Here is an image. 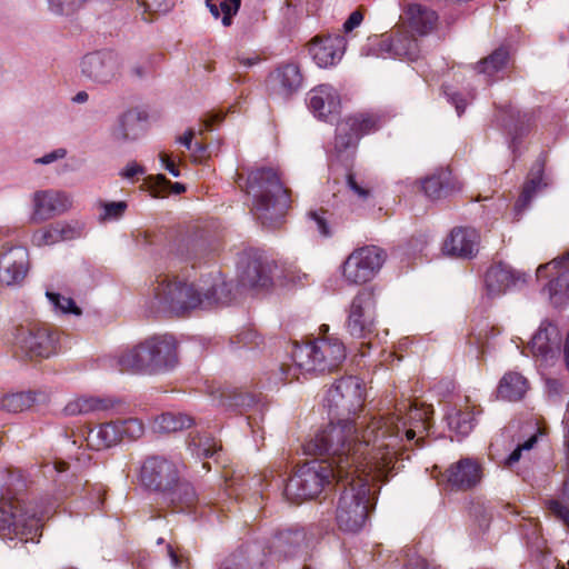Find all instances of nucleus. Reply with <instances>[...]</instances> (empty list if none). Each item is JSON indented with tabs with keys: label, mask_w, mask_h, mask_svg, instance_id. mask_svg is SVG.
<instances>
[{
	"label": "nucleus",
	"mask_w": 569,
	"mask_h": 569,
	"mask_svg": "<svg viewBox=\"0 0 569 569\" xmlns=\"http://www.w3.org/2000/svg\"><path fill=\"white\" fill-rule=\"evenodd\" d=\"M429 408L417 403L397 408L395 422L387 437L375 436L367 455L359 460L360 470L341 485L343 490L337 502L336 522L347 533H357L366 525L370 509L375 507L370 481H387L392 471L400 468L405 451L423 447V433L429 428Z\"/></svg>",
	"instance_id": "obj_1"
},
{
	"label": "nucleus",
	"mask_w": 569,
	"mask_h": 569,
	"mask_svg": "<svg viewBox=\"0 0 569 569\" xmlns=\"http://www.w3.org/2000/svg\"><path fill=\"white\" fill-rule=\"evenodd\" d=\"M387 417H357L339 419L321 429L315 438L305 445L308 455L326 456V459L312 460L302 465L283 488L284 497L292 501L313 499L333 481L342 483L349 476L360 470L359 460L367 455L375 436L387 437L395 422V415Z\"/></svg>",
	"instance_id": "obj_2"
},
{
	"label": "nucleus",
	"mask_w": 569,
	"mask_h": 569,
	"mask_svg": "<svg viewBox=\"0 0 569 569\" xmlns=\"http://www.w3.org/2000/svg\"><path fill=\"white\" fill-rule=\"evenodd\" d=\"M232 283L221 272H210L197 282L178 277H158L146 302L151 316L171 313L186 316L193 310H208L231 301Z\"/></svg>",
	"instance_id": "obj_3"
},
{
	"label": "nucleus",
	"mask_w": 569,
	"mask_h": 569,
	"mask_svg": "<svg viewBox=\"0 0 569 569\" xmlns=\"http://www.w3.org/2000/svg\"><path fill=\"white\" fill-rule=\"evenodd\" d=\"M28 483V477L20 469L0 470V537L3 540L34 542L41 535L43 520L54 512L53 503L30 510L24 500Z\"/></svg>",
	"instance_id": "obj_4"
},
{
	"label": "nucleus",
	"mask_w": 569,
	"mask_h": 569,
	"mask_svg": "<svg viewBox=\"0 0 569 569\" xmlns=\"http://www.w3.org/2000/svg\"><path fill=\"white\" fill-rule=\"evenodd\" d=\"M140 485L159 495L160 499L176 511H189L194 516L212 521L213 511L208 503L199 502L193 487L181 480L177 462L162 456L147 457L140 466Z\"/></svg>",
	"instance_id": "obj_5"
},
{
	"label": "nucleus",
	"mask_w": 569,
	"mask_h": 569,
	"mask_svg": "<svg viewBox=\"0 0 569 569\" xmlns=\"http://www.w3.org/2000/svg\"><path fill=\"white\" fill-rule=\"evenodd\" d=\"M329 326L320 327L322 337L309 342H295L291 350L292 366L280 365L267 378L268 386L299 380L300 376L309 373H325L337 369L346 359L343 342L333 336H325Z\"/></svg>",
	"instance_id": "obj_6"
},
{
	"label": "nucleus",
	"mask_w": 569,
	"mask_h": 569,
	"mask_svg": "<svg viewBox=\"0 0 569 569\" xmlns=\"http://www.w3.org/2000/svg\"><path fill=\"white\" fill-rule=\"evenodd\" d=\"M246 192L252 198L251 213L268 229L278 228L290 207L288 189L276 169L259 167L246 179Z\"/></svg>",
	"instance_id": "obj_7"
},
{
	"label": "nucleus",
	"mask_w": 569,
	"mask_h": 569,
	"mask_svg": "<svg viewBox=\"0 0 569 569\" xmlns=\"http://www.w3.org/2000/svg\"><path fill=\"white\" fill-rule=\"evenodd\" d=\"M120 371L137 375H159L178 365L177 341L170 335L151 337L117 357Z\"/></svg>",
	"instance_id": "obj_8"
},
{
	"label": "nucleus",
	"mask_w": 569,
	"mask_h": 569,
	"mask_svg": "<svg viewBox=\"0 0 569 569\" xmlns=\"http://www.w3.org/2000/svg\"><path fill=\"white\" fill-rule=\"evenodd\" d=\"M263 549L264 563L292 558H303L312 543V535L303 527L290 526L277 529L270 538L257 541Z\"/></svg>",
	"instance_id": "obj_9"
},
{
	"label": "nucleus",
	"mask_w": 569,
	"mask_h": 569,
	"mask_svg": "<svg viewBox=\"0 0 569 569\" xmlns=\"http://www.w3.org/2000/svg\"><path fill=\"white\" fill-rule=\"evenodd\" d=\"M325 401L332 417L356 415L365 401L362 381L353 376L338 379L328 390Z\"/></svg>",
	"instance_id": "obj_10"
},
{
	"label": "nucleus",
	"mask_w": 569,
	"mask_h": 569,
	"mask_svg": "<svg viewBox=\"0 0 569 569\" xmlns=\"http://www.w3.org/2000/svg\"><path fill=\"white\" fill-rule=\"evenodd\" d=\"M386 258V251L378 246L355 249L343 263L342 273L346 281L353 284L370 281L379 272Z\"/></svg>",
	"instance_id": "obj_11"
},
{
	"label": "nucleus",
	"mask_w": 569,
	"mask_h": 569,
	"mask_svg": "<svg viewBox=\"0 0 569 569\" xmlns=\"http://www.w3.org/2000/svg\"><path fill=\"white\" fill-rule=\"evenodd\" d=\"M382 126V118L376 112H360L347 117L337 124L335 137V150L340 157L342 153L353 150L359 140Z\"/></svg>",
	"instance_id": "obj_12"
},
{
	"label": "nucleus",
	"mask_w": 569,
	"mask_h": 569,
	"mask_svg": "<svg viewBox=\"0 0 569 569\" xmlns=\"http://www.w3.org/2000/svg\"><path fill=\"white\" fill-rule=\"evenodd\" d=\"M377 299L372 289H361L352 299L346 329L356 339H368L376 331Z\"/></svg>",
	"instance_id": "obj_13"
},
{
	"label": "nucleus",
	"mask_w": 569,
	"mask_h": 569,
	"mask_svg": "<svg viewBox=\"0 0 569 569\" xmlns=\"http://www.w3.org/2000/svg\"><path fill=\"white\" fill-rule=\"evenodd\" d=\"M274 267V262L259 250H244L237 261L238 283L243 288H268L272 284Z\"/></svg>",
	"instance_id": "obj_14"
},
{
	"label": "nucleus",
	"mask_w": 569,
	"mask_h": 569,
	"mask_svg": "<svg viewBox=\"0 0 569 569\" xmlns=\"http://www.w3.org/2000/svg\"><path fill=\"white\" fill-rule=\"evenodd\" d=\"M16 340L20 349L30 358H49L59 351V331L49 326L20 328Z\"/></svg>",
	"instance_id": "obj_15"
},
{
	"label": "nucleus",
	"mask_w": 569,
	"mask_h": 569,
	"mask_svg": "<svg viewBox=\"0 0 569 569\" xmlns=\"http://www.w3.org/2000/svg\"><path fill=\"white\" fill-rule=\"evenodd\" d=\"M81 73L98 84H108L116 81L121 74L122 62L120 57L111 50H100L87 53L81 59Z\"/></svg>",
	"instance_id": "obj_16"
},
{
	"label": "nucleus",
	"mask_w": 569,
	"mask_h": 569,
	"mask_svg": "<svg viewBox=\"0 0 569 569\" xmlns=\"http://www.w3.org/2000/svg\"><path fill=\"white\" fill-rule=\"evenodd\" d=\"M29 252L23 246L4 244L0 250V284L20 287L28 272Z\"/></svg>",
	"instance_id": "obj_17"
},
{
	"label": "nucleus",
	"mask_w": 569,
	"mask_h": 569,
	"mask_svg": "<svg viewBox=\"0 0 569 569\" xmlns=\"http://www.w3.org/2000/svg\"><path fill=\"white\" fill-rule=\"evenodd\" d=\"M561 342L562 337L558 327L549 321H542L528 348L536 361L541 366H550L560 355Z\"/></svg>",
	"instance_id": "obj_18"
},
{
	"label": "nucleus",
	"mask_w": 569,
	"mask_h": 569,
	"mask_svg": "<svg viewBox=\"0 0 569 569\" xmlns=\"http://www.w3.org/2000/svg\"><path fill=\"white\" fill-rule=\"evenodd\" d=\"M31 221L43 222L60 216L72 207V198L64 191L38 190L31 197Z\"/></svg>",
	"instance_id": "obj_19"
},
{
	"label": "nucleus",
	"mask_w": 569,
	"mask_h": 569,
	"mask_svg": "<svg viewBox=\"0 0 569 569\" xmlns=\"http://www.w3.org/2000/svg\"><path fill=\"white\" fill-rule=\"evenodd\" d=\"M527 281V274L513 270L506 263L492 264L485 274V288L489 298L499 297L511 288L522 286Z\"/></svg>",
	"instance_id": "obj_20"
},
{
	"label": "nucleus",
	"mask_w": 569,
	"mask_h": 569,
	"mask_svg": "<svg viewBox=\"0 0 569 569\" xmlns=\"http://www.w3.org/2000/svg\"><path fill=\"white\" fill-rule=\"evenodd\" d=\"M563 260H569V251L562 258L553 259L537 269L538 278L545 277V272L550 268L557 271V276L549 281L546 288L549 299L556 308L563 307L569 300V269L561 267Z\"/></svg>",
	"instance_id": "obj_21"
},
{
	"label": "nucleus",
	"mask_w": 569,
	"mask_h": 569,
	"mask_svg": "<svg viewBox=\"0 0 569 569\" xmlns=\"http://www.w3.org/2000/svg\"><path fill=\"white\" fill-rule=\"evenodd\" d=\"M308 108L320 120L331 121L340 110V97L330 84H319L308 93Z\"/></svg>",
	"instance_id": "obj_22"
},
{
	"label": "nucleus",
	"mask_w": 569,
	"mask_h": 569,
	"mask_svg": "<svg viewBox=\"0 0 569 569\" xmlns=\"http://www.w3.org/2000/svg\"><path fill=\"white\" fill-rule=\"evenodd\" d=\"M346 44L347 41L341 34L316 38L309 47V53L317 66L328 68L336 66L341 60Z\"/></svg>",
	"instance_id": "obj_23"
},
{
	"label": "nucleus",
	"mask_w": 569,
	"mask_h": 569,
	"mask_svg": "<svg viewBox=\"0 0 569 569\" xmlns=\"http://www.w3.org/2000/svg\"><path fill=\"white\" fill-rule=\"evenodd\" d=\"M498 121L506 130L509 137V148L515 154L518 141L529 131L533 122V116L531 112H520L513 107L507 106L500 109Z\"/></svg>",
	"instance_id": "obj_24"
},
{
	"label": "nucleus",
	"mask_w": 569,
	"mask_h": 569,
	"mask_svg": "<svg viewBox=\"0 0 569 569\" xmlns=\"http://www.w3.org/2000/svg\"><path fill=\"white\" fill-rule=\"evenodd\" d=\"M480 236L473 228L452 229L443 243V251L453 257L472 258L479 248Z\"/></svg>",
	"instance_id": "obj_25"
},
{
	"label": "nucleus",
	"mask_w": 569,
	"mask_h": 569,
	"mask_svg": "<svg viewBox=\"0 0 569 569\" xmlns=\"http://www.w3.org/2000/svg\"><path fill=\"white\" fill-rule=\"evenodd\" d=\"M262 547L258 542H247L227 556L218 569H264Z\"/></svg>",
	"instance_id": "obj_26"
},
{
	"label": "nucleus",
	"mask_w": 569,
	"mask_h": 569,
	"mask_svg": "<svg viewBox=\"0 0 569 569\" xmlns=\"http://www.w3.org/2000/svg\"><path fill=\"white\" fill-rule=\"evenodd\" d=\"M482 470L480 463L472 458H461L447 470L448 482L459 489H469L480 482Z\"/></svg>",
	"instance_id": "obj_27"
},
{
	"label": "nucleus",
	"mask_w": 569,
	"mask_h": 569,
	"mask_svg": "<svg viewBox=\"0 0 569 569\" xmlns=\"http://www.w3.org/2000/svg\"><path fill=\"white\" fill-rule=\"evenodd\" d=\"M545 159L539 157L530 169L528 179L523 184L522 191L515 203L516 214H521L530 204L535 196L543 188L548 187L549 182L543 176Z\"/></svg>",
	"instance_id": "obj_28"
},
{
	"label": "nucleus",
	"mask_w": 569,
	"mask_h": 569,
	"mask_svg": "<svg viewBox=\"0 0 569 569\" xmlns=\"http://www.w3.org/2000/svg\"><path fill=\"white\" fill-rule=\"evenodd\" d=\"M406 16L411 30L420 36L429 34L437 26L438 13L430 7L422 3H409Z\"/></svg>",
	"instance_id": "obj_29"
},
{
	"label": "nucleus",
	"mask_w": 569,
	"mask_h": 569,
	"mask_svg": "<svg viewBox=\"0 0 569 569\" xmlns=\"http://www.w3.org/2000/svg\"><path fill=\"white\" fill-rule=\"evenodd\" d=\"M481 412V409L476 410V407H467L465 410L457 407L449 408L446 412V421L449 430L460 440L472 431L477 422V416Z\"/></svg>",
	"instance_id": "obj_30"
},
{
	"label": "nucleus",
	"mask_w": 569,
	"mask_h": 569,
	"mask_svg": "<svg viewBox=\"0 0 569 569\" xmlns=\"http://www.w3.org/2000/svg\"><path fill=\"white\" fill-rule=\"evenodd\" d=\"M269 81L273 84L274 89L279 90V93L287 97L296 92L302 83V74L300 69L295 63H287L277 68V70L270 74Z\"/></svg>",
	"instance_id": "obj_31"
},
{
	"label": "nucleus",
	"mask_w": 569,
	"mask_h": 569,
	"mask_svg": "<svg viewBox=\"0 0 569 569\" xmlns=\"http://www.w3.org/2000/svg\"><path fill=\"white\" fill-rule=\"evenodd\" d=\"M146 120L143 112L130 109L123 112L112 130V137L117 141L136 140L141 134V122Z\"/></svg>",
	"instance_id": "obj_32"
},
{
	"label": "nucleus",
	"mask_w": 569,
	"mask_h": 569,
	"mask_svg": "<svg viewBox=\"0 0 569 569\" xmlns=\"http://www.w3.org/2000/svg\"><path fill=\"white\" fill-rule=\"evenodd\" d=\"M48 395L40 390L19 391L4 395L0 399V409L8 412H21L34 403L43 402Z\"/></svg>",
	"instance_id": "obj_33"
},
{
	"label": "nucleus",
	"mask_w": 569,
	"mask_h": 569,
	"mask_svg": "<svg viewBox=\"0 0 569 569\" xmlns=\"http://www.w3.org/2000/svg\"><path fill=\"white\" fill-rule=\"evenodd\" d=\"M510 52L501 46L476 64L478 73L483 74L487 82L495 81V77L503 72L509 63Z\"/></svg>",
	"instance_id": "obj_34"
},
{
	"label": "nucleus",
	"mask_w": 569,
	"mask_h": 569,
	"mask_svg": "<svg viewBox=\"0 0 569 569\" xmlns=\"http://www.w3.org/2000/svg\"><path fill=\"white\" fill-rule=\"evenodd\" d=\"M188 448L200 459L213 458L221 449L211 433L198 429L189 435Z\"/></svg>",
	"instance_id": "obj_35"
},
{
	"label": "nucleus",
	"mask_w": 569,
	"mask_h": 569,
	"mask_svg": "<svg viewBox=\"0 0 569 569\" xmlns=\"http://www.w3.org/2000/svg\"><path fill=\"white\" fill-rule=\"evenodd\" d=\"M528 389L527 379L519 372H507L501 378L498 386V395L500 398L517 401L520 400Z\"/></svg>",
	"instance_id": "obj_36"
},
{
	"label": "nucleus",
	"mask_w": 569,
	"mask_h": 569,
	"mask_svg": "<svg viewBox=\"0 0 569 569\" xmlns=\"http://www.w3.org/2000/svg\"><path fill=\"white\" fill-rule=\"evenodd\" d=\"M450 171L447 169H439L429 177L421 180V190L431 200L440 199L450 190Z\"/></svg>",
	"instance_id": "obj_37"
},
{
	"label": "nucleus",
	"mask_w": 569,
	"mask_h": 569,
	"mask_svg": "<svg viewBox=\"0 0 569 569\" xmlns=\"http://www.w3.org/2000/svg\"><path fill=\"white\" fill-rule=\"evenodd\" d=\"M87 441L90 447L97 450L118 445L120 442V436L118 433L117 421L102 423L97 430H90Z\"/></svg>",
	"instance_id": "obj_38"
},
{
	"label": "nucleus",
	"mask_w": 569,
	"mask_h": 569,
	"mask_svg": "<svg viewBox=\"0 0 569 569\" xmlns=\"http://www.w3.org/2000/svg\"><path fill=\"white\" fill-rule=\"evenodd\" d=\"M110 407V402L107 399L82 396L69 401L63 412L66 416L87 415L96 411H102Z\"/></svg>",
	"instance_id": "obj_39"
},
{
	"label": "nucleus",
	"mask_w": 569,
	"mask_h": 569,
	"mask_svg": "<svg viewBox=\"0 0 569 569\" xmlns=\"http://www.w3.org/2000/svg\"><path fill=\"white\" fill-rule=\"evenodd\" d=\"M208 241L202 236L183 239L177 248V257L194 267L207 252Z\"/></svg>",
	"instance_id": "obj_40"
},
{
	"label": "nucleus",
	"mask_w": 569,
	"mask_h": 569,
	"mask_svg": "<svg viewBox=\"0 0 569 569\" xmlns=\"http://www.w3.org/2000/svg\"><path fill=\"white\" fill-rule=\"evenodd\" d=\"M393 34L371 36L361 48V56L376 58H393Z\"/></svg>",
	"instance_id": "obj_41"
},
{
	"label": "nucleus",
	"mask_w": 569,
	"mask_h": 569,
	"mask_svg": "<svg viewBox=\"0 0 569 569\" xmlns=\"http://www.w3.org/2000/svg\"><path fill=\"white\" fill-rule=\"evenodd\" d=\"M192 425V418L181 412H164L158 416L153 422V429L158 432H177Z\"/></svg>",
	"instance_id": "obj_42"
},
{
	"label": "nucleus",
	"mask_w": 569,
	"mask_h": 569,
	"mask_svg": "<svg viewBox=\"0 0 569 569\" xmlns=\"http://www.w3.org/2000/svg\"><path fill=\"white\" fill-rule=\"evenodd\" d=\"M393 59L407 58L416 60L419 57L418 40L407 32H397L393 34Z\"/></svg>",
	"instance_id": "obj_43"
},
{
	"label": "nucleus",
	"mask_w": 569,
	"mask_h": 569,
	"mask_svg": "<svg viewBox=\"0 0 569 569\" xmlns=\"http://www.w3.org/2000/svg\"><path fill=\"white\" fill-rule=\"evenodd\" d=\"M206 2L211 14L216 19H219L222 16V24L224 27H229L232 23V17L240 8L241 0H218L217 2L213 0H206Z\"/></svg>",
	"instance_id": "obj_44"
},
{
	"label": "nucleus",
	"mask_w": 569,
	"mask_h": 569,
	"mask_svg": "<svg viewBox=\"0 0 569 569\" xmlns=\"http://www.w3.org/2000/svg\"><path fill=\"white\" fill-rule=\"evenodd\" d=\"M117 421L118 433L121 441H132L139 439L144 432V426L137 418L119 419Z\"/></svg>",
	"instance_id": "obj_45"
},
{
	"label": "nucleus",
	"mask_w": 569,
	"mask_h": 569,
	"mask_svg": "<svg viewBox=\"0 0 569 569\" xmlns=\"http://www.w3.org/2000/svg\"><path fill=\"white\" fill-rule=\"evenodd\" d=\"M101 212L99 214V222L118 221L128 209L126 201H99L98 203Z\"/></svg>",
	"instance_id": "obj_46"
},
{
	"label": "nucleus",
	"mask_w": 569,
	"mask_h": 569,
	"mask_svg": "<svg viewBox=\"0 0 569 569\" xmlns=\"http://www.w3.org/2000/svg\"><path fill=\"white\" fill-rule=\"evenodd\" d=\"M329 212L327 210H311L308 212V218L313 224L316 230L322 237H331L333 234V224L329 220Z\"/></svg>",
	"instance_id": "obj_47"
},
{
	"label": "nucleus",
	"mask_w": 569,
	"mask_h": 569,
	"mask_svg": "<svg viewBox=\"0 0 569 569\" xmlns=\"http://www.w3.org/2000/svg\"><path fill=\"white\" fill-rule=\"evenodd\" d=\"M67 468V463L62 460H54L53 462H47L39 467H32L28 476H36L37 472H41L42 477L47 480L56 482Z\"/></svg>",
	"instance_id": "obj_48"
},
{
	"label": "nucleus",
	"mask_w": 569,
	"mask_h": 569,
	"mask_svg": "<svg viewBox=\"0 0 569 569\" xmlns=\"http://www.w3.org/2000/svg\"><path fill=\"white\" fill-rule=\"evenodd\" d=\"M46 296L54 310L61 311L62 313H73L76 316L81 315L80 308L76 305L72 298L51 291H47Z\"/></svg>",
	"instance_id": "obj_49"
},
{
	"label": "nucleus",
	"mask_w": 569,
	"mask_h": 569,
	"mask_svg": "<svg viewBox=\"0 0 569 569\" xmlns=\"http://www.w3.org/2000/svg\"><path fill=\"white\" fill-rule=\"evenodd\" d=\"M59 241L79 239L84 233V223L80 221L56 222Z\"/></svg>",
	"instance_id": "obj_50"
},
{
	"label": "nucleus",
	"mask_w": 569,
	"mask_h": 569,
	"mask_svg": "<svg viewBox=\"0 0 569 569\" xmlns=\"http://www.w3.org/2000/svg\"><path fill=\"white\" fill-rule=\"evenodd\" d=\"M31 242L37 247L52 246L60 242L56 224L51 223L34 231L31 237Z\"/></svg>",
	"instance_id": "obj_51"
},
{
	"label": "nucleus",
	"mask_w": 569,
	"mask_h": 569,
	"mask_svg": "<svg viewBox=\"0 0 569 569\" xmlns=\"http://www.w3.org/2000/svg\"><path fill=\"white\" fill-rule=\"evenodd\" d=\"M537 443V436H531L522 443H519L511 453L506 458L505 465L508 468H512L521 459L529 457L531 449Z\"/></svg>",
	"instance_id": "obj_52"
},
{
	"label": "nucleus",
	"mask_w": 569,
	"mask_h": 569,
	"mask_svg": "<svg viewBox=\"0 0 569 569\" xmlns=\"http://www.w3.org/2000/svg\"><path fill=\"white\" fill-rule=\"evenodd\" d=\"M256 402V397L250 393L233 392L231 395L223 396L222 406L244 410L253 407Z\"/></svg>",
	"instance_id": "obj_53"
},
{
	"label": "nucleus",
	"mask_w": 569,
	"mask_h": 569,
	"mask_svg": "<svg viewBox=\"0 0 569 569\" xmlns=\"http://www.w3.org/2000/svg\"><path fill=\"white\" fill-rule=\"evenodd\" d=\"M49 10L54 14L68 16L82 7L88 0H46Z\"/></svg>",
	"instance_id": "obj_54"
},
{
	"label": "nucleus",
	"mask_w": 569,
	"mask_h": 569,
	"mask_svg": "<svg viewBox=\"0 0 569 569\" xmlns=\"http://www.w3.org/2000/svg\"><path fill=\"white\" fill-rule=\"evenodd\" d=\"M546 508L551 517L569 528V505L559 499H549L546 501Z\"/></svg>",
	"instance_id": "obj_55"
},
{
	"label": "nucleus",
	"mask_w": 569,
	"mask_h": 569,
	"mask_svg": "<svg viewBox=\"0 0 569 569\" xmlns=\"http://www.w3.org/2000/svg\"><path fill=\"white\" fill-rule=\"evenodd\" d=\"M261 342H262V338L252 328L243 329L236 336L234 340H232V343H236L239 347H246L249 349L259 347L261 345Z\"/></svg>",
	"instance_id": "obj_56"
},
{
	"label": "nucleus",
	"mask_w": 569,
	"mask_h": 569,
	"mask_svg": "<svg viewBox=\"0 0 569 569\" xmlns=\"http://www.w3.org/2000/svg\"><path fill=\"white\" fill-rule=\"evenodd\" d=\"M405 567L406 569H442L440 566L429 562L420 556L411 553V549H408L406 553Z\"/></svg>",
	"instance_id": "obj_57"
},
{
	"label": "nucleus",
	"mask_w": 569,
	"mask_h": 569,
	"mask_svg": "<svg viewBox=\"0 0 569 569\" xmlns=\"http://www.w3.org/2000/svg\"><path fill=\"white\" fill-rule=\"evenodd\" d=\"M141 4L146 11L164 13L172 8L173 2L171 0H141Z\"/></svg>",
	"instance_id": "obj_58"
},
{
	"label": "nucleus",
	"mask_w": 569,
	"mask_h": 569,
	"mask_svg": "<svg viewBox=\"0 0 569 569\" xmlns=\"http://www.w3.org/2000/svg\"><path fill=\"white\" fill-rule=\"evenodd\" d=\"M67 154L66 149L58 148L56 150H52L49 153H46L44 156L34 159V163L37 164H50L57 160L63 159Z\"/></svg>",
	"instance_id": "obj_59"
},
{
	"label": "nucleus",
	"mask_w": 569,
	"mask_h": 569,
	"mask_svg": "<svg viewBox=\"0 0 569 569\" xmlns=\"http://www.w3.org/2000/svg\"><path fill=\"white\" fill-rule=\"evenodd\" d=\"M146 172L144 168L137 162H129L121 171L120 176L124 179L131 180L137 174H143Z\"/></svg>",
	"instance_id": "obj_60"
},
{
	"label": "nucleus",
	"mask_w": 569,
	"mask_h": 569,
	"mask_svg": "<svg viewBox=\"0 0 569 569\" xmlns=\"http://www.w3.org/2000/svg\"><path fill=\"white\" fill-rule=\"evenodd\" d=\"M363 20V14L356 10L351 12V14L348 17V19L343 23V31L345 32H351L355 28L359 27Z\"/></svg>",
	"instance_id": "obj_61"
},
{
	"label": "nucleus",
	"mask_w": 569,
	"mask_h": 569,
	"mask_svg": "<svg viewBox=\"0 0 569 569\" xmlns=\"http://www.w3.org/2000/svg\"><path fill=\"white\" fill-rule=\"evenodd\" d=\"M446 96L448 97V101L455 106L456 111H457L458 116L460 117L463 113L466 106H467L465 99L458 92L450 93V92L446 91Z\"/></svg>",
	"instance_id": "obj_62"
},
{
	"label": "nucleus",
	"mask_w": 569,
	"mask_h": 569,
	"mask_svg": "<svg viewBox=\"0 0 569 569\" xmlns=\"http://www.w3.org/2000/svg\"><path fill=\"white\" fill-rule=\"evenodd\" d=\"M347 182H348V186L349 188L359 197V198H362V199H366L368 198L369 196V190L361 187L357 181H356V178L352 173H349L348 174V179H347Z\"/></svg>",
	"instance_id": "obj_63"
},
{
	"label": "nucleus",
	"mask_w": 569,
	"mask_h": 569,
	"mask_svg": "<svg viewBox=\"0 0 569 569\" xmlns=\"http://www.w3.org/2000/svg\"><path fill=\"white\" fill-rule=\"evenodd\" d=\"M159 158H160V161H161L163 168L166 170H168L170 174H172L176 178L180 176V171L178 169V166L174 163V161L167 153L161 152L159 154Z\"/></svg>",
	"instance_id": "obj_64"
}]
</instances>
